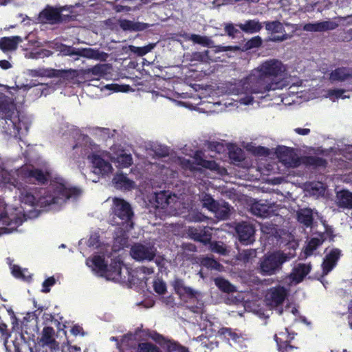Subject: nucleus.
Segmentation results:
<instances>
[{"mask_svg": "<svg viewBox=\"0 0 352 352\" xmlns=\"http://www.w3.org/2000/svg\"><path fill=\"white\" fill-rule=\"evenodd\" d=\"M285 68L281 61L270 59L263 63L258 67V76L251 75L249 78V86L252 94H264L270 90H275L281 87L280 82H274V78H280Z\"/></svg>", "mask_w": 352, "mask_h": 352, "instance_id": "1", "label": "nucleus"}, {"mask_svg": "<svg viewBox=\"0 0 352 352\" xmlns=\"http://www.w3.org/2000/svg\"><path fill=\"white\" fill-rule=\"evenodd\" d=\"M0 114L4 119L3 128L7 134L18 138L23 130L28 131L26 124L21 120L18 112H15L14 104L6 96H0Z\"/></svg>", "mask_w": 352, "mask_h": 352, "instance_id": "2", "label": "nucleus"}, {"mask_svg": "<svg viewBox=\"0 0 352 352\" xmlns=\"http://www.w3.org/2000/svg\"><path fill=\"white\" fill-rule=\"evenodd\" d=\"M111 209L114 225L123 226L126 229L133 228L134 214L129 203L122 198L115 197Z\"/></svg>", "mask_w": 352, "mask_h": 352, "instance_id": "3", "label": "nucleus"}, {"mask_svg": "<svg viewBox=\"0 0 352 352\" xmlns=\"http://www.w3.org/2000/svg\"><path fill=\"white\" fill-rule=\"evenodd\" d=\"M289 258L287 254L280 250L267 253L260 261L259 272L263 276L275 274L281 270L283 263Z\"/></svg>", "mask_w": 352, "mask_h": 352, "instance_id": "4", "label": "nucleus"}, {"mask_svg": "<svg viewBox=\"0 0 352 352\" xmlns=\"http://www.w3.org/2000/svg\"><path fill=\"white\" fill-rule=\"evenodd\" d=\"M17 179L23 184H47L50 174L43 172L41 169L36 168L34 166H23L17 170Z\"/></svg>", "mask_w": 352, "mask_h": 352, "instance_id": "5", "label": "nucleus"}, {"mask_svg": "<svg viewBox=\"0 0 352 352\" xmlns=\"http://www.w3.org/2000/svg\"><path fill=\"white\" fill-rule=\"evenodd\" d=\"M13 185L19 190V199L22 204L34 206L41 201V191L44 189L29 187L19 181H14Z\"/></svg>", "mask_w": 352, "mask_h": 352, "instance_id": "6", "label": "nucleus"}, {"mask_svg": "<svg viewBox=\"0 0 352 352\" xmlns=\"http://www.w3.org/2000/svg\"><path fill=\"white\" fill-rule=\"evenodd\" d=\"M275 153L279 160L288 167L297 168L301 164V158L298 156L293 148L278 146Z\"/></svg>", "mask_w": 352, "mask_h": 352, "instance_id": "7", "label": "nucleus"}, {"mask_svg": "<svg viewBox=\"0 0 352 352\" xmlns=\"http://www.w3.org/2000/svg\"><path fill=\"white\" fill-rule=\"evenodd\" d=\"M64 10L65 8L62 6L53 7L47 5L39 13L38 20L41 23L58 24L63 21L62 12Z\"/></svg>", "mask_w": 352, "mask_h": 352, "instance_id": "8", "label": "nucleus"}, {"mask_svg": "<svg viewBox=\"0 0 352 352\" xmlns=\"http://www.w3.org/2000/svg\"><path fill=\"white\" fill-rule=\"evenodd\" d=\"M130 254L132 258L137 261H151L155 256L156 249L153 246L135 243L131 248Z\"/></svg>", "mask_w": 352, "mask_h": 352, "instance_id": "9", "label": "nucleus"}, {"mask_svg": "<svg viewBox=\"0 0 352 352\" xmlns=\"http://www.w3.org/2000/svg\"><path fill=\"white\" fill-rule=\"evenodd\" d=\"M236 232L239 241L243 244L248 245L254 241L255 230L252 224L247 222L240 223L236 226Z\"/></svg>", "mask_w": 352, "mask_h": 352, "instance_id": "10", "label": "nucleus"}, {"mask_svg": "<svg viewBox=\"0 0 352 352\" xmlns=\"http://www.w3.org/2000/svg\"><path fill=\"white\" fill-rule=\"evenodd\" d=\"M94 168V172L97 174L105 175L109 174L113 170L111 164L104 160L99 155L92 153L88 156Z\"/></svg>", "mask_w": 352, "mask_h": 352, "instance_id": "11", "label": "nucleus"}, {"mask_svg": "<svg viewBox=\"0 0 352 352\" xmlns=\"http://www.w3.org/2000/svg\"><path fill=\"white\" fill-rule=\"evenodd\" d=\"M287 296V289L283 286L278 285L269 289L266 298L272 305L277 307L283 303Z\"/></svg>", "mask_w": 352, "mask_h": 352, "instance_id": "12", "label": "nucleus"}, {"mask_svg": "<svg viewBox=\"0 0 352 352\" xmlns=\"http://www.w3.org/2000/svg\"><path fill=\"white\" fill-rule=\"evenodd\" d=\"M264 25L266 30L268 32L283 34L280 36H274L272 39L273 41L282 42L290 38V36L285 33L283 24L279 21H265Z\"/></svg>", "mask_w": 352, "mask_h": 352, "instance_id": "13", "label": "nucleus"}, {"mask_svg": "<svg viewBox=\"0 0 352 352\" xmlns=\"http://www.w3.org/2000/svg\"><path fill=\"white\" fill-rule=\"evenodd\" d=\"M123 262L120 259H111V263L107 265V271L104 273L103 277L108 280H120L122 279L121 271Z\"/></svg>", "mask_w": 352, "mask_h": 352, "instance_id": "14", "label": "nucleus"}, {"mask_svg": "<svg viewBox=\"0 0 352 352\" xmlns=\"http://www.w3.org/2000/svg\"><path fill=\"white\" fill-rule=\"evenodd\" d=\"M341 256V251L338 248L332 249L324 258L322 267L323 274H329L336 265Z\"/></svg>", "mask_w": 352, "mask_h": 352, "instance_id": "15", "label": "nucleus"}, {"mask_svg": "<svg viewBox=\"0 0 352 352\" xmlns=\"http://www.w3.org/2000/svg\"><path fill=\"white\" fill-rule=\"evenodd\" d=\"M188 234L190 239L195 241L202 243L204 245H207L211 241V233L208 230H206L205 228H190Z\"/></svg>", "mask_w": 352, "mask_h": 352, "instance_id": "16", "label": "nucleus"}, {"mask_svg": "<svg viewBox=\"0 0 352 352\" xmlns=\"http://www.w3.org/2000/svg\"><path fill=\"white\" fill-rule=\"evenodd\" d=\"M250 211L254 215L266 218L272 214L274 210L271 205L264 204L262 201H257L251 205Z\"/></svg>", "mask_w": 352, "mask_h": 352, "instance_id": "17", "label": "nucleus"}, {"mask_svg": "<svg viewBox=\"0 0 352 352\" xmlns=\"http://www.w3.org/2000/svg\"><path fill=\"white\" fill-rule=\"evenodd\" d=\"M77 56L89 59L99 60L102 61H105L108 57V54L107 53L100 51L98 49L89 47L78 48Z\"/></svg>", "mask_w": 352, "mask_h": 352, "instance_id": "18", "label": "nucleus"}, {"mask_svg": "<svg viewBox=\"0 0 352 352\" xmlns=\"http://www.w3.org/2000/svg\"><path fill=\"white\" fill-rule=\"evenodd\" d=\"M173 286L175 293L179 296H186L188 298H196L197 292L191 287L186 286L182 279L176 278L173 283Z\"/></svg>", "mask_w": 352, "mask_h": 352, "instance_id": "19", "label": "nucleus"}, {"mask_svg": "<svg viewBox=\"0 0 352 352\" xmlns=\"http://www.w3.org/2000/svg\"><path fill=\"white\" fill-rule=\"evenodd\" d=\"M21 42H22V38L19 36L2 37L0 38V50L3 52L14 51Z\"/></svg>", "mask_w": 352, "mask_h": 352, "instance_id": "20", "label": "nucleus"}, {"mask_svg": "<svg viewBox=\"0 0 352 352\" xmlns=\"http://www.w3.org/2000/svg\"><path fill=\"white\" fill-rule=\"evenodd\" d=\"M311 270V266L310 264L298 263L293 268L291 277L295 282L300 283L310 272Z\"/></svg>", "mask_w": 352, "mask_h": 352, "instance_id": "21", "label": "nucleus"}, {"mask_svg": "<svg viewBox=\"0 0 352 352\" xmlns=\"http://www.w3.org/2000/svg\"><path fill=\"white\" fill-rule=\"evenodd\" d=\"M195 160L197 165L200 166L206 169L212 171H216L219 173H222L223 171H226L224 168L221 169L219 164H217L214 160H205L198 153L195 154Z\"/></svg>", "mask_w": 352, "mask_h": 352, "instance_id": "22", "label": "nucleus"}, {"mask_svg": "<svg viewBox=\"0 0 352 352\" xmlns=\"http://www.w3.org/2000/svg\"><path fill=\"white\" fill-rule=\"evenodd\" d=\"M89 262L91 263L90 266L92 267L93 270L100 274L101 276H103L104 273L107 271V266L104 256L98 254L94 255L91 258L87 261V264H88Z\"/></svg>", "mask_w": 352, "mask_h": 352, "instance_id": "23", "label": "nucleus"}, {"mask_svg": "<svg viewBox=\"0 0 352 352\" xmlns=\"http://www.w3.org/2000/svg\"><path fill=\"white\" fill-rule=\"evenodd\" d=\"M301 164L307 167H311L313 168H326L328 162L327 160L314 155L304 156L301 158Z\"/></svg>", "mask_w": 352, "mask_h": 352, "instance_id": "24", "label": "nucleus"}, {"mask_svg": "<svg viewBox=\"0 0 352 352\" xmlns=\"http://www.w3.org/2000/svg\"><path fill=\"white\" fill-rule=\"evenodd\" d=\"M352 78V70L347 67H338L330 74L329 79L331 82H343Z\"/></svg>", "mask_w": 352, "mask_h": 352, "instance_id": "25", "label": "nucleus"}, {"mask_svg": "<svg viewBox=\"0 0 352 352\" xmlns=\"http://www.w3.org/2000/svg\"><path fill=\"white\" fill-rule=\"evenodd\" d=\"M334 28L335 25L332 22L322 21L306 23L303 25L302 30L307 32H324L333 30Z\"/></svg>", "mask_w": 352, "mask_h": 352, "instance_id": "26", "label": "nucleus"}, {"mask_svg": "<svg viewBox=\"0 0 352 352\" xmlns=\"http://www.w3.org/2000/svg\"><path fill=\"white\" fill-rule=\"evenodd\" d=\"M55 331L53 327H45L42 331L40 342L43 346H53L56 344Z\"/></svg>", "mask_w": 352, "mask_h": 352, "instance_id": "27", "label": "nucleus"}, {"mask_svg": "<svg viewBox=\"0 0 352 352\" xmlns=\"http://www.w3.org/2000/svg\"><path fill=\"white\" fill-rule=\"evenodd\" d=\"M338 206L340 208L352 209V192L342 190L338 194Z\"/></svg>", "mask_w": 352, "mask_h": 352, "instance_id": "28", "label": "nucleus"}, {"mask_svg": "<svg viewBox=\"0 0 352 352\" xmlns=\"http://www.w3.org/2000/svg\"><path fill=\"white\" fill-rule=\"evenodd\" d=\"M297 219L304 226H311L314 221L312 210L310 208L301 209L297 213Z\"/></svg>", "mask_w": 352, "mask_h": 352, "instance_id": "29", "label": "nucleus"}, {"mask_svg": "<svg viewBox=\"0 0 352 352\" xmlns=\"http://www.w3.org/2000/svg\"><path fill=\"white\" fill-rule=\"evenodd\" d=\"M239 26L241 30L249 34L258 32L262 29L261 23L255 20H248L245 23L239 24Z\"/></svg>", "mask_w": 352, "mask_h": 352, "instance_id": "30", "label": "nucleus"}, {"mask_svg": "<svg viewBox=\"0 0 352 352\" xmlns=\"http://www.w3.org/2000/svg\"><path fill=\"white\" fill-rule=\"evenodd\" d=\"M53 48L55 50L60 52L63 56H72L74 55H78V48H76L73 46H69L61 43H56Z\"/></svg>", "mask_w": 352, "mask_h": 352, "instance_id": "31", "label": "nucleus"}, {"mask_svg": "<svg viewBox=\"0 0 352 352\" xmlns=\"http://www.w3.org/2000/svg\"><path fill=\"white\" fill-rule=\"evenodd\" d=\"M230 206L227 202L223 201L222 204L219 203L212 212L214 213L217 218L219 219H227L230 216Z\"/></svg>", "mask_w": 352, "mask_h": 352, "instance_id": "32", "label": "nucleus"}, {"mask_svg": "<svg viewBox=\"0 0 352 352\" xmlns=\"http://www.w3.org/2000/svg\"><path fill=\"white\" fill-rule=\"evenodd\" d=\"M109 69V67L108 64H97L92 67L87 69L85 73L91 74L98 77H103L107 74Z\"/></svg>", "mask_w": 352, "mask_h": 352, "instance_id": "33", "label": "nucleus"}, {"mask_svg": "<svg viewBox=\"0 0 352 352\" xmlns=\"http://www.w3.org/2000/svg\"><path fill=\"white\" fill-rule=\"evenodd\" d=\"M216 286L223 292L232 293L235 292V287L228 280L219 277L214 279Z\"/></svg>", "mask_w": 352, "mask_h": 352, "instance_id": "34", "label": "nucleus"}, {"mask_svg": "<svg viewBox=\"0 0 352 352\" xmlns=\"http://www.w3.org/2000/svg\"><path fill=\"white\" fill-rule=\"evenodd\" d=\"M201 203L204 208H207L208 210L213 212L217 209L219 201H216L210 194L205 193L201 198Z\"/></svg>", "mask_w": 352, "mask_h": 352, "instance_id": "35", "label": "nucleus"}, {"mask_svg": "<svg viewBox=\"0 0 352 352\" xmlns=\"http://www.w3.org/2000/svg\"><path fill=\"white\" fill-rule=\"evenodd\" d=\"M113 182L117 187L125 188H130L133 184V182L122 173L116 175L113 177Z\"/></svg>", "mask_w": 352, "mask_h": 352, "instance_id": "36", "label": "nucleus"}, {"mask_svg": "<svg viewBox=\"0 0 352 352\" xmlns=\"http://www.w3.org/2000/svg\"><path fill=\"white\" fill-rule=\"evenodd\" d=\"M323 241V239L319 238H311L305 248V255L307 256H311L313 254L314 251L316 250L319 246H320L322 244Z\"/></svg>", "mask_w": 352, "mask_h": 352, "instance_id": "37", "label": "nucleus"}, {"mask_svg": "<svg viewBox=\"0 0 352 352\" xmlns=\"http://www.w3.org/2000/svg\"><path fill=\"white\" fill-rule=\"evenodd\" d=\"M274 339L280 352H290L294 349H298V347H296L290 344V342L292 338H290L289 340L287 339L285 341H283L281 338H278L276 336H275Z\"/></svg>", "mask_w": 352, "mask_h": 352, "instance_id": "38", "label": "nucleus"}, {"mask_svg": "<svg viewBox=\"0 0 352 352\" xmlns=\"http://www.w3.org/2000/svg\"><path fill=\"white\" fill-rule=\"evenodd\" d=\"M136 352H162L160 349L150 342H141L138 344Z\"/></svg>", "mask_w": 352, "mask_h": 352, "instance_id": "39", "label": "nucleus"}, {"mask_svg": "<svg viewBox=\"0 0 352 352\" xmlns=\"http://www.w3.org/2000/svg\"><path fill=\"white\" fill-rule=\"evenodd\" d=\"M155 46V44L150 43L147 45L143 46V47H137L134 45H130V50L136 54L138 56H143L146 55L147 53L151 52L154 47Z\"/></svg>", "mask_w": 352, "mask_h": 352, "instance_id": "40", "label": "nucleus"}, {"mask_svg": "<svg viewBox=\"0 0 352 352\" xmlns=\"http://www.w3.org/2000/svg\"><path fill=\"white\" fill-rule=\"evenodd\" d=\"M256 252L254 249H249V250H243L239 253V259L247 263L249 262L250 260L252 258L256 257Z\"/></svg>", "mask_w": 352, "mask_h": 352, "instance_id": "41", "label": "nucleus"}, {"mask_svg": "<svg viewBox=\"0 0 352 352\" xmlns=\"http://www.w3.org/2000/svg\"><path fill=\"white\" fill-rule=\"evenodd\" d=\"M60 191L63 192V195H65V197H67V198H69L72 197H77L81 192L80 189L75 188V187L67 188L62 183L60 184Z\"/></svg>", "mask_w": 352, "mask_h": 352, "instance_id": "42", "label": "nucleus"}, {"mask_svg": "<svg viewBox=\"0 0 352 352\" xmlns=\"http://www.w3.org/2000/svg\"><path fill=\"white\" fill-rule=\"evenodd\" d=\"M191 39L194 43L200 44L205 47H210L213 43L208 37L199 34H192Z\"/></svg>", "mask_w": 352, "mask_h": 352, "instance_id": "43", "label": "nucleus"}, {"mask_svg": "<svg viewBox=\"0 0 352 352\" xmlns=\"http://www.w3.org/2000/svg\"><path fill=\"white\" fill-rule=\"evenodd\" d=\"M262 38L259 36H256L249 39L244 45L245 50H249L253 48L259 47L262 45Z\"/></svg>", "mask_w": 352, "mask_h": 352, "instance_id": "44", "label": "nucleus"}, {"mask_svg": "<svg viewBox=\"0 0 352 352\" xmlns=\"http://www.w3.org/2000/svg\"><path fill=\"white\" fill-rule=\"evenodd\" d=\"M153 287L154 291L158 294H164L166 292V285L162 279L154 280Z\"/></svg>", "mask_w": 352, "mask_h": 352, "instance_id": "45", "label": "nucleus"}, {"mask_svg": "<svg viewBox=\"0 0 352 352\" xmlns=\"http://www.w3.org/2000/svg\"><path fill=\"white\" fill-rule=\"evenodd\" d=\"M118 162L123 167H129L133 164V158L131 154H121L118 156Z\"/></svg>", "mask_w": 352, "mask_h": 352, "instance_id": "46", "label": "nucleus"}, {"mask_svg": "<svg viewBox=\"0 0 352 352\" xmlns=\"http://www.w3.org/2000/svg\"><path fill=\"white\" fill-rule=\"evenodd\" d=\"M220 333L221 335H223L225 338L232 340L234 342H237L239 339V336L232 331V329L227 328V327H223L220 329Z\"/></svg>", "mask_w": 352, "mask_h": 352, "instance_id": "47", "label": "nucleus"}, {"mask_svg": "<svg viewBox=\"0 0 352 352\" xmlns=\"http://www.w3.org/2000/svg\"><path fill=\"white\" fill-rule=\"evenodd\" d=\"M166 191H162L160 193H157L155 196V200L157 204L162 207H164L166 205L169 204V196L166 195Z\"/></svg>", "mask_w": 352, "mask_h": 352, "instance_id": "48", "label": "nucleus"}, {"mask_svg": "<svg viewBox=\"0 0 352 352\" xmlns=\"http://www.w3.org/2000/svg\"><path fill=\"white\" fill-rule=\"evenodd\" d=\"M208 50L197 52L192 54V59L197 61L205 62L208 58Z\"/></svg>", "mask_w": 352, "mask_h": 352, "instance_id": "49", "label": "nucleus"}, {"mask_svg": "<svg viewBox=\"0 0 352 352\" xmlns=\"http://www.w3.org/2000/svg\"><path fill=\"white\" fill-rule=\"evenodd\" d=\"M56 283V280L53 276L49 277L45 279L43 283L42 292L43 293H47L50 291V287L53 286Z\"/></svg>", "mask_w": 352, "mask_h": 352, "instance_id": "50", "label": "nucleus"}, {"mask_svg": "<svg viewBox=\"0 0 352 352\" xmlns=\"http://www.w3.org/2000/svg\"><path fill=\"white\" fill-rule=\"evenodd\" d=\"M151 25L144 22L133 21V31L140 32L146 30Z\"/></svg>", "mask_w": 352, "mask_h": 352, "instance_id": "51", "label": "nucleus"}, {"mask_svg": "<svg viewBox=\"0 0 352 352\" xmlns=\"http://www.w3.org/2000/svg\"><path fill=\"white\" fill-rule=\"evenodd\" d=\"M202 264L204 266H206L208 267L213 268V269H218V267L220 266V264L218 261L213 258H205L203 261Z\"/></svg>", "mask_w": 352, "mask_h": 352, "instance_id": "52", "label": "nucleus"}, {"mask_svg": "<svg viewBox=\"0 0 352 352\" xmlns=\"http://www.w3.org/2000/svg\"><path fill=\"white\" fill-rule=\"evenodd\" d=\"M253 153L255 155L260 157L267 156L270 154V150L268 148L258 146L257 147H255V148L253 151Z\"/></svg>", "mask_w": 352, "mask_h": 352, "instance_id": "53", "label": "nucleus"}, {"mask_svg": "<svg viewBox=\"0 0 352 352\" xmlns=\"http://www.w3.org/2000/svg\"><path fill=\"white\" fill-rule=\"evenodd\" d=\"M230 157L234 161L239 162H242L243 160L242 150L238 148L236 151L230 152Z\"/></svg>", "mask_w": 352, "mask_h": 352, "instance_id": "54", "label": "nucleus"}, {"mask_svg": "<svg viewBox=\"0 0 352 352\" xmlns=\"http://www.w3.org/2000/svg\"><path fill=\"white\" fill-rule=\"evenodd\" d=\"M120 28L124 30L133 31V21L127 19L120 21Z\"/></svg>", "mask_w": 352, "mask_h": 352, "instance_id": "55", "label": "nucleus"}, {"mask_svg": "<svg viewBox=\"0 0 352 352\" xmlns=\"http://www.w3.org/2000/svg\"><path fill=\"white\" fill-rule=\"evenodd\" d=\"M225 31L230 36L234 37L236 34L239 33V30L234 28L232 24H228L225 27Z\"/></svg>", "mask_w": 352, "mask_h": 352, "instance_id": "56", "label": "nucleus"}, {"mask_svg": "<svg viewBox=\"0 0 352 352\" xmlns=\"http://www.w3.org/2000/svg\"><path fill=\"white\" fill-rule=\"evenodd\" d=\"M344 91H345L344 89H329L328 91V94L330 96H335L336 98H345L346 96L342 97V94Z\"/></svg>", "mask_w": 352, "mask_h": 352, "instance_id": "57", "label": "nucleus"}, {"mask_svg": "<svg viewBox=\"0 0 352 352\" xmlns=\"http://www.w3.org/2000/svg\"><path fill=\"white\" fill-rule=\"evenodd\" d=\"M12 274L16 278H23V274L21 267L18 265H14L12 268Z\"/></svg>", "mask_w": 352, "mask_h": 352, "instance_id": "58", "label": "nucleus"}, {"mask_svg": "<svg viewBox=\"0 0 352 352\" xmlns=\"http://www.w3.org/2000/svg\"><path fill=\"white\" fill-rule=\"evenodd\" d=\"M209 147L212 151H214L218 153H220L221 152L220 149L223 147V146L221 144H220L219 142H211L210 144Z\"/></svg>", "mask_w": 352, "mask_h": 352, "instance_id": "59", "label": "nucleus"}, {"mask_svg": "<svg viewBox=\"0 0 352 352\" xmlns=\"http://www.w3.org/2000/svg\"><path fill=\"white\" fill-rule=\"evenodd\" d=\"M212 251L217 253H223L224 252V248L222 245H219L217 242H214L212 245Z\"/></svg>", "mask_w": 352, "mask_h": 352, "instance_id": "60", "label": "nucleus"}, {"mask_svg": "<svg viewBox=\"0 0 352 352\" xmlns=\"http://www.w3.org/2000/svg\"><path fill=\"white\" fill-rule=\"evenodd\" d=\"M294 131L298 134V135H307L308 134H309L310 133V129H307V128H296L294 129Z\"/></svg>", "mask_w": 352, "mask_h": 352, "instance_id": "61", "label": "nucleus"}, {"mask_svg": "<svg viewBox=\"0 0 352 352\" xmlns=\"http://www.w3.org/2000/svg\"><path fill=\"white\" fill-rule=\"evenodd\" d=\"M254 98L252 96H246L240 99V102L245 105L252 104Z\"/></svg>", "mask_w": 352, "mask_h": 352, "instance_id": "62", "label": "nucleus"}, {"mask_svg": "<svg viewBox=\"0 0 352 352\" xmlns=\"http://www.w3.org/2000/svg\"><path fill=\"white\" fill-rule=\"evenodd\" d=\"M82 331H83V329L81 327H80L79 325H74L72 327V328L71 329V333L74 336H77Z\"/></svg>", "mask_w": 352, "mask_h": 352, "instance_id": "63", "label": "nucleus"}, {"mask_svg": "<svg viewBox=\"0 0 352 352\" xmlns=\"http://www.w3.org/2000/svg\"><path fill=\"white\" fill-rule=\"evenodd\" d=\"M99 239L98 236H91L89 239V246H98L99 244Z\"/></svg>", "mask_w": 352, "mask_h": 352, "instance_id": "64", "label": "nucleus"}]
</instances>
